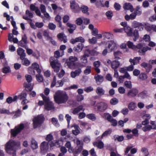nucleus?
I'll list each match as a JSON object with an SVG mask.
<instances>
[{
  "mask_svg": "<svg viewBox=\"0 0 156 156\" xmlns=\"http://www.w3.org/2000/svg\"><path fill=\"white\" fill-rule=\"evenodd\" d=\"M69 97L64 91H58L57 92L54 96L55 101L58 104L65 103L68 101Z\"/></svg>",
  "mask_w": 156,
  "mask_h": 156,
  "instance_id": "1",
  "label": "nucleus"
},
{
  "mask_svg": "<svg viewBox=\"0 0 156 156\" xmlns=\"http://www.w3.org/2000/svg\"><path fill=\"white\" fill-rule=\"evenodd\" d=\"M124 30L126 33L127 35L128 36H133L134 37L133 39L134 41H136V40L138 39L139 34L138 30H134L133 32V29L127 26L125 27L124 28Z\"/></svg>",
  "mask_w": 156,
  "mask_h": 156,
  "instance_id": "2",
  "label": "nucleus"
},
{
  "mask_svg": "<svg viewBox=\"0 0 156 156\" xmlns=\"http://www.w3.org/2000/svg\"><path fill=\"white\" fill-rule=\"evenodd\" d=\"M44 120V118L43 116L38 115L34 117L33 120L34 128L41 127Z\"/></svg>",
  "mask_w": 156,
  "mask_h": 156,
  "instance_id": "3",
  "label": "nucleus"
},
{
  "mask_svg": "<svg viewBox=\"0 0 156 156\" xmlns=\"http://www.w3.org/2000/svg\"><path fill=\"white\" fill-rule=\"evenodd\" d=\"M24 127V125L23 123H21L15 126L14 129H11L10 133L11 135L13 137H16L17 134L21 132Z\"/></svg>",
  "mask_w": 156,
  "mask_h": 156,
  "instance_id": "4",
  "label": "nucleus"
},
{
  "mask_svg": "<svg viewBox=\"0 0 156 156\" xmlns=\"http://www.w3.org/2000/svg\"><path fill=\"white\" fill-rule=\"evenodd\" d=\"M49 61L51 67L54 69L55 72L58 73L59 71L60 68V64L58 59H55L54 57H50Z\"/></svg>",
  "mask_w": 156,
  "mask_h": 156,
  "instance_id": "5",
  "label": "nucleus"
},
{
  "mask_svg": "<svg viewBox=\"0 0 156 156\" xmlns=\"http://www.w3.org/2000/svg\"><path fill=\"white\" fill-rule=\"evenodd\" d=\"M25 78L28 83L26 82L23 83V87L25 88V90L27 91H31L33 89V87H31V84L30 83L32 80V77L30 75H26Z\"/></svg>",
  "mask_w": 156,
  "mask_h": 156,
  "instance_id": "6",
  "label": "nucleus"
},
{
  "mask_svg": "<svg viewBox=\"0 0 156 156\" xmlns=\"http://www.w3.org/2000/svg\"><path fill=\"white\" fill-rule=\"evenodd\" d=\"M66 64L69 68L72 69H75L77 67L83 66V64L80 62H75L73 61L69 60V58L66 60Z\"/></svg>",
  "mask_w": 156,
  "mask_h": 156,
  "instance_id": "7",
  "label": "nucleus"
},
{
  "mask_svg": "<svg viewBox=\"0 0 156 156\" xmlns=\"http://www.w3.org/2000/svg\"><path fill=\"white\" fill-rule=\"evenodd\" d=\"M16 143L14 140H9L6 144L5 149L6 152L10 154V151L13 150L14 147L16 145Z\"/></svg>",
  "mask_w": 156,
  "mask_h": 156,
  "instance_id": "8",
  "label": "nucleus"
},
{
  "mask_svg": "<svg viewBox=\"0 0 156 156\" xmlns=\"http://www.w3.org/2000/svg\"><path fill=\"white\" fill-rule=\"evenodd\" d=\"M70 7L73 12L74 13L79 12L80 11V7L75 0H72L70 2Z\"/></svg>",
  "mask_w": 156,
  "mask_h": 156,
  "instance_id": "9",
  "label": "nucleus"
},
{
  "mask_svg": "<svg viewBox=\"0 0 156 156\" xmlns=\"http://www.w3.org/2000/svg\"><path fill=\"white\" fill-rule=\"evenodd\" d=\"M96 106L98 110L101 112L105 111L108 108L107 104L103 102L98 103L96 105Z\"/></svg>",
  "mask_w": 156,
  "mask_h": 156,
  "instance_id": "10",
  "label": "nucleus"
},
{
  "mask_svg": "<svg viewBox=\"0 0 156 156\" xmlns=\"http://www.w3.org/2000/svg\"><path fill=\"white\" fill-rule=\"evenodd\" d=\"M65 147L68 149V151L70 154H73V155H76L78 151H75V149L71 146L70 141H67L65 145ZM79 152V151H78Z\"/></svg>",
  "mask_w": 156,
  "mask_h": 156,
  "instance_id": "11",
  "label": "nucleus"
},
{
  "mask_svg": "<svg viewBox=\"0 0 156 156\" xmlns=\"http://www.w3.org/2000/svg\"><path fill=\"white\" fill-rule=\"evenodd\" d=\"M76 144L77 146L74 148V150L76 151H78L77 153H76V155L79 154L82 151L83 149V144L81 143L80 140H77L76 141Z\"/></svg>",
  "mask_w": 156,
  "mask_h": 156,
  "instance_id": "12",
  "label": "nucleus"
},
{
  "mask_svg": "<svg viewBox=\"0 0 156 156\" xmlns=\"http://www.w3.org/2000/svg\"><path fill=\"white\" fill-rule=\"evenodd\" d=\"M48 148L49 145L48 143L44 141L41 143L40 149L42 153L44 154L46 153L47 152Z\"/></svg>",
  "mask_w": 156,
  "mask_h": 156,
  "instance_id": "13",
  "label": "nucleus"
},
{
  "mask_svg": "<svg viewBox=\"0 0 156 156\" xmlns=\"http://www.w3.org/2000/svg\"><path fill=\"white\" fill-rule=\"evenodd\" d=\"M84 66L83 64L82 66L77 67L75 69L74 71H72L71 73V76L73 78H75L76 76H79L82 72L81 68Z\"/></svg>",
  "mask_w": 156,
  "mask_h": 156,
  "instance_id": "14",
  "label": "nucleus"
},
{
  "mask_svg": "<svg viewBox=\"0 0 156 156\" xmlns=\"http://www.w3.org/2000/svg\"><path fill=\"white\" fill-rule=\"evenodd\" d=\"M138 93V90L136 88L131 89L129 90L127 94L129 98H133L136 96Z\"/></svg>",
  "mask_w": 156,
  "mask_h": 156,
  "instance_id": "15",
  "label": "nucleus"
},
{
  "mask_svg": "<svg viewBox=\"0 0 156 156\" xmlns=\"http://www.w3.org/2000/svg\"><path fill=\"white\" fill-rule=\"evenodd\" d=\"M44 107V109L47 111L53 110L55 108L54 104L51 101L45 104Z\"/></svg>",
  "mask_w": 156,
  "mask_h": 156,
  "instance_id": "16",
  "label": "nucleus"
},
{
  "mask_svg": "<svg viewBox=\"0 0 156 156\" xmlns=\"http://www.w3.org/2000/svg\"><path fill=\"white\" fill-rule=\"evenodd\" d=\"M141 66L144 68L146 69V72L147 73H149L152 68V66L150 64H148L145 62H143L141 64Z\"/></svg>",
  "mask_w": 156,
  "mask_h": 156,
  "instance_id": "17",
  "label": "nucleus"
},
{
  "mask_svg": "<svg viewBox=\"0 0 156 156\" xmlns=\"http://www.w3.org/2000/svg\"><path fill=\"white\" fill-rule=\"evenodd\" d=\"M84 47V44L82 43H79L73 48V50L76 52L79 53L81 52Z\"/></svg>",
  "mask_w": 156,
  "mask_h": 156,
  "instance_id": "18",
  "label": "nucleus"
},
{
  "mask_svg": "<svg viewBox=\"0 0 156 156\" xmlns=\"http://www.w3.org/2000/svg\"><path fill=\"white\" fill-rule=\"evenodd\" d=\"M94 79L98 85L100 84L104 80L103 76L98 74L95 75L94 76Z\"/></svg>",
  "mask_w": 156,
  "mask_h": 156,
  "instance_id": "19",
  "label": "nucleus"
},
{
  "mask_svg": "<svg viewBox=\"0 0 156 156\" xmlns=\"http://www.w3.org/2000/svg\"><path fill=\"white\" fill-rule=\"evenodd\" d=\"M84 51L85 53L89 55V56H90L97 55H98V53L96 51L93 49L90 50L89 49H86Z\"/></svg>",
  "mask_w": 156,
  "mask_h": 156,
  "instance_id": "20",
  "label": "nucleus"
},
{
  "mask_svg": "<svg viewBox=\"0 0 156 156\" xmlns=\"http://www.w3.org/2000/svg\"><path fill=\"white\" fill-rule=\"evenodd\" d=\"M84 110L85 109L83 108V106L82 105H80L77 107L74 108L73 110L72 113L73 114L75 115L77 114L81 111H84Z\"/></svg>",
  "mask_w": 156,
  "mask_h": 156,
  "instance_id": "21",
  "label": "nucleus"
},
{
  "mask_svg": "<svg viewBox=\"0 0 156 156\" xmlns=\"http://www.w3.org/2000/svg\"><path fill=\"white\" fill-rule=\"evenodd\" d=\"M17 52L18 55L20 56V59L23 58V57H25L26 56L24 50L21 48H19L17 49Z\"/></svg>",
  "mask_w": 156,
  "mask_h": 156,
  "instance_id": "22",
  "label": "nucleus"
},
{
  "mask_svg": "<svg viewBox=\"0 0 156 156\" xmlns=\"http://www.w3.org/2000/svg\"><path fill=\"white\" fill-rule=\"evenodd\" d=\"M123 8L125 10H130L131 12H133L134 11V9L132 5L129 3H126L124 5Z\"/></svg>",
  "mask_w": 156,
  "mask_h": 156,
  "instance_id": "23",
  "label": "nucleus"
},
{
  "mask_svg": "<svg viewBox=\"0 0 156 156\" xmlns=\"http://www.w3.org/2000/svg\"><path fill=\"white\" fill-rule=\"evenodd\" d=\"M30 67L36 70L38 73H41V71L39 65L36 62H34L32 64Z\"/></svg>",
  "mask_w": 156,
  "mask_h": 156,
  "instance_id": "24",
  "label": "nucleus"
},
{
  "mask_svg": "<svg viewBox=\"0 0 156 156\" xmlns=\"http://www.w3.org/2000/svg\"><path fill=\"white\" fill-rule=\"evenodd\" d=\"M116 45L113 41H110L108 43V48L111 51L114 50L116 48Z\"/></svg>",
  "mask_w": 156,
  "mask_h": 156,
  "instance_id": "25",
  "label": "nucleus"
},
{
  "mask_svg": "<svg viewBox=\"0 0 156 156\" xmlns=\"http://www.w3.org/2000/svg\"><path fill=\"white\" fill-rule=\"evenodd\" d=\"M80 10H81L82 12L84 14H86L87 15H89L90 13L88 12L89 8L88 7L85 5H82L80 7Z\"/></svg>",
  "mask_w": 156,
  "mask_h": 156,
  "instance_id": "26",
  "label": "nucleus"
},
{
  "mask_svg": "<svg viewBox=\"0 0 156 156\" xmlns=\"http://www.w3.org/2000/svg\"><path fill=\"white\" fill-rule=\"evenodd\" d=\"M17 100V96L15 95L13 97V98L10 96L9 97L6 99V101L9 104H10L13 102L16 101Z\"/></svg>",
  "mask_w": 156,
  "mask_h": 156,
  "instance_id": "27",
  "label": "nucleus"
},
{
  "mask_svg": "<svg viewBox=\"0 0 156 156\" xmlns=\"http://www.w3.org/2000/svg\"><path fill=\"white\" fill-rule=\"evenodd\" d=\"M119 65L120 62L119 61L116 60L113 61L112 62L111 67L114 69H116L119 67Z\"/></svg>",
  "mask_w": 156,
  "mask_h": 156,
  "instance_id": "28",
  "label": "nucleus"
},
{
  "mask_svg": "<svg viewBox=\"0 0 156 156\" xmlns=\"http://www.w3.org/2000/svg\"><path fill=\"white\" fill-rule=\"evenodd\" d=\"M96 92L98 95L102 96L105 94V91L102 88L98 87L96 89Z\"/></svg>",
  "mask_w": 156,
  "mask_h": 156,
  "instance_id": "29",
  "label": "nucleus"
},
{
  "mask_svg": "<svg viewBox=\"0 0 156 156\" xmlns=\"http://www.w3.org/2000/svg\"><path fill=\"white\" fill-rule=\"evenodd\" d=\"M23 58L20 59L22 60V64L26 66H29L30 64V62L27 58L24 57Z\"/></svg>",
  "mask_w": 156,
  "mask_h": 156,
  "instance_id": "30",
  "label": "nucleus"
},
{
  "mask_svg": "<svg viewBox=\"0 0 156 156\" xmlns=\"http://www.w3.org/2000/svg\"><path fill=\"white\" fill-rule=\"evenodd\" d=\"M27 96V94L23 90L20 94L17 96V99L20 100L26 99Z\"/></svg>",
  "mask_w": 156,
  "mask_h": 156,
  "instance_id": "31",
  "label": "nucleus"
},
{
  "mask_svg": "<svg viewBox=\"0 0 156 156\" xmlns=\"http://www.w3.org/2000/svg\"><path fill=\"white\" fill-rule=\"evenodd\" d=\"M31 147L33 149H36L38 147L37 142L34 139L31 140Z\"/></svg>",
  "mask_w": 156,
  "mask_h": 156,
  "instance_id": "32",
  "label": "nucleus"
},
{
  "mask_svg": "<svg viewBox=\"0 0 156 156\" xmlns=\"http://www.w3.org/2000/svg\"><path fill=\"white\" fill-rule=\"evenodd\" d=\"M113 137L115 141L117 140L119 142H121L124 139V137L123 136H119L117 135H115Z\"/></svg>",
  "mask_w": 156,
  "mask_h": 156,
  "instance_id": "33",
  "label": "nucleus"
},
{
  "mask_svg": "<svg viewBox=\"0 0 156 156\" xmlns=\"http://www.w3.org/2000/svg\"><path fill=\"white\" fill-rule=\"evenodd\" d=\"M94 146H97L100 149H102L104 147V144L101 141H100L98 142H95L94 143Z\"/></svg>",
  "mask_w": 156,
  "mask_h": 156,
  "instance_id": "34",
  "label": "nucleus"
},
{
  "mask_svg": "<svg viewBox=\"0 0 156 156\" xmlns=\"http://www.w3.org/2000/svg\"><path fill=\"white\" fill-rule=\"evenodd\" d=\"M112 132L111 129H108L104 132L101 136V139H102L103 137L108 136V134H110Z\"/></svg>",
  "mask_w": 156,
  "mask_h": 156,
  "instance_id": "35",
  "label": "nucleus"
},
{
  "mask_svg": "<svg viewBox=\"0 0 156 156\" xmlns=\"http://www.w3.org/2000/svg\"><path fill=\"white\" fill-rule=\"evenodd\" d=\"M37 80L39 82H41L43 81V77L42 75H41V73H38L36 75Z\"/></svg>",
  "mask_w": 156,
  "mask_h": 156,
  "instance_id": "36",
  "label": "nucleus"
},
{
  "mask_svg": "<svg viewBox=\"0 0 156 156\" xmlns=\"http://www.w3.org/2000/svg\"><path fill=\"white\" fill-rule=\"evenodd\" d=\"M147 77V75L145 73H141L139 76V78L143 80H145Z\"/></svg>",
  "mask_w": 156,
  "mask_h": 156,
  "instance_id": "37",
  "label": "nucleus"
},
{
  "mask_svg": "<svg viewBox=\"0 0 156 156\" xmlns=\"http://www.w3.org/2000/svg\"><path fill=\"white\" fill-rule=\"evenodd\" d=\"M89 57V55L87 54L86 53H85V51H84V54L81 58V60L83 63H86L87 62V57Z\"/></svg>",
  "mask_w": 156,
  "mask_h": 156,
  "instance_id": "38",
  "label": "nucleus"
},
{
  "mask_svg": "<svg viewBox=\"0 0 156 156\" xmlns=\"http://www.w3.org/2000/svg\"><path fill=\"white\" fill-rule=\"evenodd\" d=\"M91 67L90 66H87L86 68L84 71V73L85 75H88L91 73Z\"/></svg>",
  "mask_w": 156,
  "mask_h": 156,
  "instance_id": "39",
  "label": "nucleus"
},
{
  "mask_svg": "<svg viewBox=\"0 0 156 156\" xmlns=\"http://www.w3.org/2000/svg\"><path fill=\"white\" fill-rule=\"evenodd\" d=\"M135 13L136 15H140L142 14V11L140 9V6H137L135 8V10L134 12Z\"/></svg>",
  "mask_w": 156,
  "mask_h": 156,
  "instance_id": "40",
  "label": "nucleus"
},
{
  "mask_svg": "<svg viewBox=\"0 0 156 156\" xmlns=\"http://www.w3.org/2000/svg\"><path fill=\"white\" fill-rule=\"evenodd\" d=\"M128 107L130 110H133L136 107V104L133 102H130L129 104Z\"/></svg>",
  "mask_w": 156,
  "mask_h": 156,
  "instance_id": "41",
  "label": "nucleus"
},
{
  "mask_svg": "<svg viewBox=\"0 0 156 156\" xmlns=\"http://www.w3.org/2000/svg\"><path fill=\"white\" fill-rule=\"evenodd\" d=\"M86 116L87 118L93 121H94L96 119V117L94 114L91 113L87 114Z\"/></svg>",
  "mask_w": 156,
  "mask_h": 156,
  "instance_id": "42",
  "label": "nucleus"
},
{
  "mask_svg": "<svg viewBox=\"0 0 156 156\" xmlns=\"http://www.w3.org/2000/svg\"><path fill=\"white\" fill-rule=\"evenodd\" d=\"M103 36L105 37L108 39H109L112 37L113 35L112 34L109 32H104L103 33Z\"/></svg>",
  "mask_w": 156,
  "mask_h": 156,
  "instance_id": "43",
  "label": "nucleus"
},
{
  "mask_svg": "<svg viewBox=\"0 0 156 156\" xmlns=\"http://www.w3.org/2000/svg\"><path fill=\"white\" fill-rule=\"evenodd\" d=\"M103 118L106 119L108 121H109L111 118H112V117L109 113H105L103 114Z\"/></svg>",
  "mask_w": 156,
  "mask_h": 156,
  "instance_id": "44",
  "label": "nucleus"
},
{
  "mask_svg": "<svg viewBox=\"0 0 156 156\" xmlns=\"http://www.w3.org/2000/svg\"><path fill=\"white\" fill-rule=\"evenodd\" d=\"M122 52L119 51H115L114 52V55L115 58L119 59L120 58V57L121 56Z\"/></svg>",
  "mask_w": 156,
  "mask_h": 156,
  "instance_id": "45",
  "label": "nucleus"
},
{
  "mask_svg": "<svg viewBox=\"0 0 156 156\" xmlns=\"http://www.w3.org/2000/svg\"><path fill=\"white\" fill-rule=\"evenodd\" d=\"M141 151L143 153L144 156H148L149 154L148 149L146 147L142 148Z\"/></svg>",
  "mask_w": 156,
  "mask_h": 156,
  "instance_id": "46",
  "label": "nucleus"
},
{
  "mask_svg": "<svg viewBox=\"0 0 156 156\" xmlns=\"http://www.w3.org/2000/svg\"><path fill=\"white\" fill-rule=\"evenodd\" d=\"M125 86L127 88L131 89L132 88L131 82L130 81H126L124 82Z\"/></svg>",
  "mask_w": 156,
  "mask_h": 156,
  "instance_id": "47",
  "label": "nucleus"
},
{
  "mask_svg": "<svg viewBox=\"0 0 156 156\" xmlns=\"http://www.w3.org/2000/svg\"><path fill=\"white\" fill-rule=\"evenodd\" d=\"M10 72V68L9 66H5L2 69V72L4 73H8Z\"/></svg>",
  "mask_w": 156,
  "mask_h": 156,
  "instance_id": "48",
  "label": "nucleus"
},
{
  "mask_svg": "<svg viewBox=\"0 0 156 156\" xmlns=\"http://www.w3.org/2000/svg\"><path fill=\"white\" fill-rule=\"evenodd\" d=\"M143 26L142 24L136 21H134L133 23V26L134 28H136L142 27Z\"/></svg>",
  "mask_w": 156,
  "mask_h": 156,
  "instance_id": "49",
  "label": "nucleus"
},
{
  "mask_svg": "<svg viewBox=\"0 0 156 156\" xmlns=\"http://www.w3.org/2000/svg\"><path fill=\"white\" fill-rule=\"evenodd\" d=\"M152 129V126L150 125L145 126L143 127L142 128V130L144 132H146Z\"/></svg>",
  "mask_w": 156,
  "mask_h": 156,
  "instance_id": "50",
  "label": "nucleus"
},
{
  "mask_svg": "<svg viewBox=\"0 0 156 156\" xmlns=\"http://www.w3.org/2000/svg\"><path fill=\"white\" fill-rule=\"evenodd\" d=\"M118 102V100L115 98L112 99L110 101L111 104L113 105L117 104Z\"/></svg>",
  "mask_w": 156,
  "mask_h": 156,
  "instance_id": "51",
  "label": "nucleus"
},
{
  "mask_svg": "<svg viewBox=\"0 0 156 156\" xmlns=\"http://www.w3.org/2000/svg\"><path fill=\"white\" fill-rule=\"evenodd\" d=\"M56 80H57L56 77L55 76H54L53 78V80L52 81L51 84V88L54 87V86H56Z\"/></svg>",
  "mask_w": 156,
  "mask_h": 156,
  "instance_id": "52",
  "label": "nucleus"
},
{
  "mask_svg": "<svg viewBox=\"0 0 156 156\" xmlns=\"http://www.w3.org/2000/svg\"><path fill=\"white\" fill-rule=\"evenodd\" d=\"M21 115V111L19 109L15 112V114L13 116L14 118H17L20 116Z\"/></svg>",
  "mask_w": 156,
  "mask_h": 156,
  "instance_id": "53",
  "label": "nucleus"
},
{
  "mask_svg": "<svg viewBox=\"0 0 156 156\" xmlns=\"http://www.w3.org/2000/svg\"><path fill=\"white\" fill-rule=\"evenodd\" d=\"M131 132L133 133V135L137 137L139 136V134L138 133V130L136 128L133 129L131 130Z\"/></svg>",
  "mask_w": 156,
  "mask_h": 156,
  "instance_id": "54",
  "label": "nucleus"
},
{
  "mask_svg": "<svg viewBox=\"0 0 156 156\" xmlns=\"http://www.w3.org/2000/svg\"><path fill=\"white\" fill-rule=\"evenodd\" d=\"M64 81L63 80V79L58 81L57 82L56 87H62L64 84Z\"/></svg>",
  "mask_w": 156,
  "mask_h": 156,
  "instance_id": "55",
  "label": "nucleus"
},
{
  "mask_svg": "<svg viewBox=\"0 0 156 156\" xmlns=\"http://www.w3.org/2000/svg\"><path fill=\"white\" fill-rule=\"evenodd\" d=\"M106 15L108 19H111L113 15V13L112 11H108L106 12Z\"/></svg>",
  "mask_w": 156,
  "mask_h": 156,
  "instance_id": "56",
  "label": "nucleus"
},
{
  "mask_svg": "<svg viewBox=\"0 0 156 156\" xmlns=\"http://www.w3.org/2000/svg\"><path fill=\"white\" fill-rule=\"evenodd\" d=\"M88 41L90 44H95L97 43V40L96 37H93L91 39H89Z\"/></svg>",
  "mask_w": 156,
  "mask_h": 156,
  "instance_id": "57",
  "label": "nucleus"
},
{
  "mask_svg": "<svg viewBox=\"0 0 156 156\" xmlns=\"http://www.w3.org/2000/svg\"><path fill=\"white\" fill-rule=\"evenodd\" d=\"M145 47H143L140 50H139L138 52L139 53V55H144L146 52Z\"/></svg>",
  "mask_w": 156,
  "mask_h": 156,
  "instance_id": "58",
  "label": "nucleus"
},
{
  "mask_svg": "<svg viewBox=\"0 0 156 156\" xmlns=\"http://www.w3.org/2000/svg\"><path fill=\"white\" fill-rule=\"evenodd\" d=\"M108 121L111 122L112 125L113 126H115L117 124V121L116 119H113L112 118H111L110 119V120Z\"/></svg>",
  "mask_w": 156,
  "mask_h": 156,
  "instance_id": "59",
  "label": "nucleus"
},
{
  "mask_svg": "<svg viewBox=\"0 0 156 156\" xmlns=\"http://www.w3.org/2000/svg\"><path fill=\"white\" fill-rule=\"evenodd\" d=\"M51 121L53 125L56 126H59V124L58 122V121L57 119L55 118H53L51 119Z\"/></svg>",
  "mask_w": 156,
  "mask_h": 156,
  "instance_id": "60",
  "label": "nucleus"
},
{
  "mask_svg": "<svg viewBox=\"0 0 156 156\" xmlns=\"http://www.w3.org/2000/svg\"><path fill=\"white\" fill-rule=\"evenodd\" d=\"M114 6L115 9L117 11H118L120 9L121 6L119 3L117 2H115Z\"/></svg>",
  "mask_w": 156,
  "mask_h": 156,
  "instance_id": "61",
  "label": "nucleus"
},
{
  "mask_svg": "<svg viewBox=\"0 0 156 156\" xmlns=\"http://www.w3.org/2000/svg\"><path fill=\"white\" fill-rule=\"evenodd\" d=\"M28 69V73H29L33 75L35 74V70L30 67H29Z\"/></svg>",
  "mask_w": 156,
  "mask_h": 156,
  "instance_id": "62",
  "label": "nucleus"
},
{
  "mask_svg": "<svg viewBox=\"0 0 156 156\" xmlns=\"http://www.w3.org/2000/svg\"><path fill=\"white\" fill-rule=\"evenodd\" d=\"M76 21V23L78 25H81L83 23V20L80 18H78Z\"/></svg>",
  "mask_w": 156,
  "mask_h": 156,
  "instance_id": "63",
  "label": "nucleus"
},
{
  "mask_svg": "<svg viewBox=\"0 0 156 156\" xmlns=\"http://www.w3.org/2000/svg\"><path fill=\"white\" fill-rule=\"evenodd\" d=\"M53 139V136L51 134L48 135L46 137V140L48 142L51 141Z\"/></svg>",
  "mask_w": 156,
  "mask_h": 156,
  "instance_id": "64",
  "label": "nucleus"
}]
</instances>
